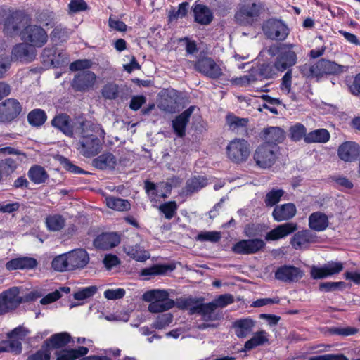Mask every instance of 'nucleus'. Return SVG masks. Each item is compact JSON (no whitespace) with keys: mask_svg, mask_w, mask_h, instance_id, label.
I'll use <instances>...</instances> for the list:
<instances>
[{"mask_svg":"<svg viewBox=\"0 0 360 360\" xmlns=\"http://www.w3.org/2000/svg\"><path fill=\"white\" fill-rule=\"evenodd\" d=\"M77 149L79 153L86 157L92 158L98 155L102 150L105 131L100 124H93L89 121L77 124Z\"/></svg>","mask_w":360,"mask_h":360,"instance_id":"nucleus-1","label":"nucleus"},{"mask_svg":"<svg viewBox=\"0 0 360 360\" xmlns=\"http://www.w3.org/2000/svg\"><path fill=\"white\" fill-rule=\"evenodd\" d=\"M299 47L292 44H283L276 47H271L269 53L271 56L277 54L274 66L277 71L284 72L294 66L297 61Z\"/></svg>","mask_w":360,"mask_h":360,"instance_id":"nucleus-2","label":"nucleus"},{"mask_svg":"<svg viewBox=\"0 0 360 360\" xmlns=\"http://www.w3.org/2000/svg\"><path fill=\"white\" fill-rule=\"evenodd\" d=\"M191 314H197L200 316L196 323L199 330L216 328L219 326L218 321L223 319V313L210 302L195 306L191 309Z\"/></svg>","mask_w":360,"mask_h":360,"instance_id":"nucleus-3","label":"nucleus"},{"mask_svg":"<svg viewBox=\"0 0 360 360\" xmlns=\"http://www.w3.org/2000/svg\"><path fill=\"white\" fill-rule=\"evenodd\" d=\"M262 9L259 0H240L235 19L241 25L252 24L260 15Z\"/></svg>","mask_w":360,"mask_h":360,"instance_id":"nucleus-4","label":"nucleus"},{"mask_svg":"<svg viewBox=\"0 0 360 360\" xmlns=\"http://www.w3.org/2000/svg\"><path fill=\"white\" fill-rule=\"evenodd\" d=\"M143 300L150 302L148 310L151 313H160L172 309L174 300L169 298V294L163 290H151L143 295Z\"/></svg>","mask_w":360,"mask_h":360,"instance_id":"nucleus-5","label":"nucleus"},{"mask_svg":"<svg viewBox=\"0 0 360 360\" xmlns=\"http://www.w3.org/2000/svg\"><path fill=\"white\" fill-rule=\"evenodd\" d=\"M279 156V147L276 145L262 143L255 150L253 158L256 165L263 169L271 167Z\"/></svg>","mask_w":360,"mask_h":360,"instance_id":"nucleus-6","label":"nucleus"},{"mask_svg":"<svg viewBox=\"0 0 360 360\" xmlns=\"http://www.w3.org/2000/svg\"><path fill=\"white\" fill-rule=\"evenodd\" d=\"M226 150L228 158L235 163L246 162L251 152L250 145L248 141L239 138L231 141Z\"/></svg>","mask_w":360,"mask_h":360,"instance_id":"nucleus-7","label":"nucleus"},{"mask_svg":"<svg viewBox=\"0 0 360 360\" xmlns=\"http://www.w3.org/2000/svg\"><path fill=\"white\" fill-rule=\"evenodd\" d=\"M303 68L309 70L310 75L317 79L328 75H339L347 70L345 66L326 59L319 60L309 67L305 65Z\"/></svg>","mask_w":360,"mask_h":360,"instance_id":"nucleus-8","label":"nucleus"},{"mask_svg":"<svg viewBox=\"0 0 360 360\" xmlns=\"http://www.w3.org/2000/svg\"><path fill=\"white\" fill-rule=\"evenodd\" d=\"M262 30L267 38L284 40L288 35L287 26L281 20L269 19L264 22Z\"/></svg>","mask_w":360,"mask_h":360,"instance_id":"nucleus-9","label":"nucleus"},{"mask_svg":"<svg viewBox=\"0 0 360 360\" xmlns=\"http://www.w3.org/2000/svg\"><path fill=\"white\" fill-rule=\"evenodd\" d=\"M22 38L32 46L41 47L47 40L48 35L45 30L37 25H30L25 27L22 33Z\"/></svg>","mask_w":360,"mask_h":360,"instance_id":"nucleus-10","label":"nucleus"},{"mask_svg":"<svg viewBox=\"0 0 360 360\" xmlns=\"http://www.w3.org/2000/svg\"><path fill=\"white\" fill-rule=\"evenodd\" d=\"M86 120L77 119L71 122L70 117L65 114H61L56 116L52 120V124L56 128L60 130L65 135L72 136L77 135V124L86 122Z\"/></svg>","mask_w":360,"mask_h":360,"instance_id":"nucleus-11","label":"nucleus"},{"mask_svg":"<svg viewBox=\"0 0 360 360\" xmlns=\"http://www.w3.org/2000/svg\"><path fill=\"white\" fill-rule=\"evenodd\" d=\"M264 246L265 243L262 239L241 240L233 246L232 250L237 254L251 255L259 252Z\"/></svg>","mask_w":360,"mask_h":360,"instance_id":"nucleus-12","label":"nucleus"},{"mask_svg":"<svg viewBox=\"0 0 360 360\" xmlns=\"http://www.w3.org/2000/svg\"><path fill=\"white\" fill-rule=\"evenodd\" d=\"M96 81V75L89 70L82 71L75 75L72 86L76 91H86L93 88Z\"/></svg>","mask_w":360,"mask_h":360,"instance_id":"nucleus-13","label":"nucleus"},{"mask_svg":"<svg viewBox=\"0 0 360 360\" xmlns=\"http://www.w3.org/2000/svg\"><path fill=\"white\" fill-rule=\"evenodd\" d=\"M342 269L343 264L341 262H330L321 267L311 266L310 275L314 279H322L337 274Z\"/></svg>","mask_w":360,"mask_h":360,"instance_id":"nucleus-14","label":"nucleus"},{"mask_svg":"<svg viewBox=\"0 0 360 360\" xmlns=\"http://www.w3.org/2000/svg\"><path fill=\"white\" fill-rule=\"evenodd\" d=\"M20 103L14 98H8L0 103V121L8 122L15 118L21 111Z\"/></svg>","mask_w":360,"mask_h":360,"instance_id":"nucleus-15","label":"nucleus"},{"mask_svg":"<svg viewBox=\"0 0 360 360\" xmlns=\"http://www.w3.org/2000/svg\"><path fill=\"white\" fill-rule=\"evenodd\" d=\"M317 236L310 230L297 231L290 239V244L296 250L307 248L311 243L317 242Z\"/></svg>","mask_w":360,"mask_h":360,"instance_id":"nucleus-16","label":"nucleus"},{"mask_svg":"<svg viewBox=\"0 0 360 360\" xmlns=\"http://www.w3.org/2000/svg\"><path fill=\"white\" fill-rule=\"evenodd\" d=\"M304 271L300 268L291 265L279 267L275 272V278L285 283L297 282L304 276Z\"/></svg>","mask_w":360,"mask_h":360,"instance_id":"nucleus-17","label":"nucleus"},{"mask_svg":"<svg viewBox=\"0 0 360 360\" xmlns=\"http://www.w3.org/2000/svg\"><path fill=\"white\" fill-rule=\"evenodd\" d=\"M195 68L198 72L212 79L218 78L222 75V70L211 58L199 60Z\"/></svg>","mask_w":360,"mask_h":360,"instance_id":"nucleus-18","label":"nucleus"},{"mask_svg":"<svg viewBox=\"0 0 360 360\" xmlns=\"http://www.w3.org/2000/svg\"><path fill=\"white\" fill-rule=\"evenodd\" d=\"M297 224L294 222H288L280 224L268 232L265 236V239L268 241H271L284 238L297 231Z\"/></svg>","mask_w":360,"mask_h":360,"instance_id":"nucleus-19","label":"nucleus"},{"mask_svg":"<svg viewBox=\"0 0 360 360\" xmlns=\"http://www.w3.org/2000/svg\"><path fill=\"white\" fill-rule=\"evenodd\" d=\"M19 293L20 288L18 287L4 291L0 294V304H3L7 311L17 307L22 302Z\"/></svg>","mask_w":360,"mask_h":360,"instance_id":"nucleus-20","label":"nucleus"},{"mask_svg":"<svg viewBox=\"0 0 360 360\" xmlns=\"http://www.w3.org/2000/svg\"><path fill=\"white\" fill-rule=\"evenodd\" d=\"M338 155L345 162H352L360 156V146L355 142L346 141L339 146Z\"/></svg>","mask_w":360,"mask_h":360,"instance_id":"nucleus-21","label":"nucleus"},{"mask_svg":"<svg viewBox=\"0 0 360 360\" xmlns=\"http://www.w3.org/2000/svg\"><path fill=\"white\" fill-rule=\"evenodd\" d=\"M69 259V268L71 270L83 269L89 262L87 252L84 249H77L67 253Z\"/></svg>","mask_w":360,"mask_h":360,"instance_id":"nucleus-22","label":"nucleus"},{"mask_svg":"<svg viewBox=\"0 0 360 360\" xmlns=\"http://www.w3.org/2000/svg\"><path fill=\"white\" fill-rule=\"evenodd\" d=\"M297 213V208L293 203L288 202L276 205L272 212L274 219L278 222L288 221L293 218Z\"/></svg>","mask_w":360,"mask_h":360,"instance_id":"nucleus-23","label":"nucleus"},{"mask_svg":"<svg viewBox=\"0 0 360 360\" xmlns=\"http://www.w3.org/2000/svg\"><path fill=\"white\" fill-rule=\"evenodd\" d=\"M262 136L264 141V143L278 146L284 141L285 133L278 127H270L262 130Z\"/></svg>","mask_w":360,"mask_h":360,"instance_id":"nucleus-24","label":"nucleus"},{"mask_svg":"<svg viewBox=\"0 0 360 360\" xmlns=\"http://www.w3.org/2000/svg\"><path fill=\"white\" fill-rule=\"evenodd\" d=\"M35 56L34 49L27 44H19L12 51L13 58L21 62H30L34 60Z\"/></svg>","mask_w":360,"mask_h":360,"instance_id":"nucleus-25","label":"nucleus"},{"mask_svg":"<svg viewBox=\"0 0 360 360\" xmlns=\"http://www.w3.org/2000/svg\"><path fill=\"white\" fill-rule=\"evenodd\" d=\"M25 18V15L20 11L13 13L4 22V32L11 35L17 34Z\"/></svg>","mask_w":360,"mask_h":360,"instance_id":"nucleus-26","label":"nucleus"},{"mask_svg":"<svg viewBox=\"0 0 360 360\" xmlns=\"http://www.w3.org/2000/svg\"><path fill=\"white\" fill-rule=\"evenodd\" d=\"M120 242L119 235L115 233H105L98 236L94 242L96 248L108 250L117 246Z\"/></svg>","mask_w":360,"mask_h":360,"instance_id":"nucleus-27","label":"nucleus"},{"mask_svg":"<svg viewBox=\"0 0 360 360\" xmlns=\"http://www.w3.org/2000/svg\"><path fill=\"white\" fill-rule=\"evenodd\" d=\"M255 326V321L250 318L238 319L233 323L235 334L239 338H246L252 333Z\"/></svg>","mask_w":360,"mask_h":360,"instance_id":"nucleus-28","label":"nucleus"},{"mask_svg":"<svg viewBox=\"0 0 360 360\" xmlns=\"http://www.w3.org/2000/svg\"><path fill=\"white\" fill-rule=\"evenodd\" d=\"M37 261L32 257H21L13 259L6 264V268L9 270L32 269L36 267Z\"/></svg>","mask_w":360,"mask_h":360,"instance_id":"nucleus-29","label":"nucleus"},{"mask_svg":"<svg viewBox=\"0 0 360 360\" xmlns=\"http://www.w3.org/2000/svg\"><path fill=\"white\" fill-rule=\"evenodd\" d=\"M329 221L327 215L321 212H315L309 217V227L315 231H323L328 226Z\"/></svg>","mask_w":360,"mask_h":360,"instance_id":"nucleus-30","label":"nucleus"},{"mask_svg":"<svg viewBox=\"0 0 360 360\" xmlns=\"http://www.w3.org/2000/svg\"><path fill=\"white\" fill-rule=\"evenodd\" d=\"M194 110L193 106H191L181 114L177 116L172 122V127L176 134L182 137L185 134L186 127L189 121V118Z\"/></svg>","mask_w":360,"mask_h":360,"instance_id":"nucleus-31","label":"nucleus"},{"mask_svg":"<svg viewBox=\"0 0 360 360\" xmlns=\"http://www.w3.org/2000/svg\"><path fill=\"white\" fill-rule=\"evenodd\" d=\"M123 250L130 258L137 262H145L150 257V253L138 244H125Z\"/></svg>","mask_w":360,"mask_h":360,"instance_id":"nucleus-32","label":"nucleus"},{"mask_svg":"<svg viewBox=\"0 0 360 360\" xmlns=\"http://www.w3.org/2000/svg\"><path fill=\"white\" fill-rule=\"evenodd\" d=\"M193 11L195 21L200 25H209L213 20L212 11L205 5L195 4Z\"/></svg>","mask_w":360,"mask_h":360,"instance_id":"nucleus-33","label":"nucleus"},{"mask_svg":"<svg viewBox=\"0 0 360 360\" xmlns=\"http://www.w3.org/2000/svg\"><path fill=\"white\" fill-rule=\"evenodd\" d=\"M269 334L265 330H259L253 333L252 338L245 342L244 349L251 350L257 347L264 345L269 342Z\"/></svg>","mask_w":360,"mask_h":360,"instance_id":"nucleus-34","label":"nucleus"},{"mask_svg":"<svg viewBox=\"0 0 360 360\" xmlns=\"http://www.w3.org/2000/svg\"><path fill=\"white\" fill-rule=\"evenodd\" d=\"M88 352L89 349L83 346L77 349H63L56 352V360H75L86 355Z\"/></svg>","mask_w":360,"mask_h":360,"instance_id":"nucleus-35","label":"nucleus"},{"mask_svg":"<svg viewBox=\"0 0 360 360\" xmlns=\"http://www.w3.org/2000/svg\"><path fill=\"white\" fill-rule=\"evenodd\" d=\"M116 162V158L112 153H106L95 158L93 165L101 169H112L115 167Z\"/></svg>","mask_w":360,"mask_h":360,"instance_id":"nucleus-36","label":"nucleus"},{"mask_svg":"<svg viewBox=\"0 0 360 360\" xmlns=\"http://www.w3.org/2000/svg\"><path fill=\"white\" fill-rule=\"evenodd\" d=\"M330 134L325 129H319L308 133L304 136V141L311 143H326L330 139Z\"/></svg>","mask_w":360,"mask_h":360,"instance_id":"nucleus-37","label":"nucleus"},{"mask_svg":"<svg viewBox=\"0 0 360 360\" xmlns=\"http://www.w3.org/2000/svg\"><path fill=\"white\" fill-rule=\"evenodd\" d=\"M71 341V337L66 332L60 333L52 335L49 340H46L45 345L49 347L51 345L54 348H60L65 346Z\"/></svg>","mask_w":360,"mask_h":360,"instance_id":"nucleus-38","label":"nucleus"},{"mask_svg":"<svg viewBox=\"0 0 360 360\" xmlns=\"http://www.w3.org/2000/svg\"><path fill=\"white\" fill-rule=\"evenodd\" d=\"M207 184V179L202 176H198L189 179L184 188L186 195H191L197 192L206 186Z\"/></svg>","mask_w":360,"mask_h":360,"instance_id":"nucleus-39","label":"nucleus"},{"mask_svg":"<svg viewBox=\"0 0 360 360\" xmlns=\"http://www.w3.org/2000/svg\"><path fill=\"white\" fill-rule=\"evenodd\" d=\"M105 202L109 208L119 212L127 211L131 207V205L127 200L120 198L106 197Z\"/></svg>","mask_w":360,"mask_h":360,"instance_id":"nucleus-40","label":"nucleus"},{"mask_svg":"<svg viewBox=\"0 0 360 360\" xmlns=\"http://www.w3.org/2000/svg\"><path fill=\"white\" fill-rule=\"evenodd\" d=\"M28 176L32 182L39 184L45 182L49 176L44 167L34 165L30 169Z\"/></svg>","mask_w":360,"mask_h":360,"instance_id":"nucleus-41","label":"nucleus"},{"mask_svg":"<svg viewBox=\"0 0 360 360\" xmlns=\"http://www.w3.org/2000/svg\"><path fill=\"white\" fill-rule=\"evenodd\" d=\"M65 220L63 216L54 214L46 217V225L47 229L51 231L61 230L65 226Z\"/></svg>","mask_w":360,"mask_h":360,"instance_id":"nucleus-42","label":"nucleus"},{"mask_svg":"<svg viewBox=\"0 0 360 360\" xmlns=\"http://www.w3.org/2000/svg\"><path fill=\"white\" fill-rule=\"evenodd\" d=\"M173 269L169 265H153L149 268H146L141 270V275L144 277L162 275L166 274L168 271H172Z\"/></svg>","mask_w":360,"mask_h":360,"instance_id":"nucleus-43","label":"nucleus"},{"mask_svg":"<svg viewBox=\"0 0 360 360\" xmlns=\"http://www.w3.org/2000/svg\"><path fill=\"white\" fill-rule=\"evenodd\" d=\"M52 267L57 271H70L68 254H62L56 257L51 263Z\"/></svg>","mask_w":360,"mask_h":360,"instance_id":"nucleus-44","label":"nucleus"},{"mask_svg":"<svg viewBox=\"0 0 360 360\" xmlns=\"http://www.w3.org/2000/svg\"><path fill=\"white\" fill-rule=\"evenodd\" d=\"M119 92V86L114 82L105 84L101 89L102 96L108 100L116 99L118 97Z\"/></svg>","mask_w":360,"mask_h":360,"instance_id":"nucleus-45","label":"nucleus"},{"mask_svg":"<svg viewBox=\"0 0 360 360\" xmlns=\"http://www.w3.org/2000/svg\"><path fill=\"white\" fill-rule=\"evenodd\" d=\"M27 119L30 124L40 126L46 121V115L44 110L35 109L28 114Z\"/></svg>","mask_w":360,"mask_h":360,"instance_id":"nucleus-46","label":"nucleus"},{"mask_svg":"<svg viewBox=\"0 0 360 360\" xmlns=\"http://www.w3.org/2000/svg\"><path fill=\"white\" fill-rule=\"evenodd\" d=\"M18 167L16 160L13 158H6L0 161V175L1 179L3 174H11L15 171Z\"/></svg>","mask_w":360,"mask_h":360,"instance_id":"nucleus-47","label":"nucleus"},{"mask_svg":"<svg viewBox=\"0 0 360 360\" xmlns=\"http://www.w3.org/2000/svg\"><path fill=\"white\" fill-rule=\"evenodd\" d=\"M289 132L290 139L294 141L304 139V136L307 134L306 127L301 123H296L291 126Z\"/></svg>","mask_w":360,"mask_h":360,"instance_id":"nucleus-48","label":"nucleus"},{"mask_svg":"<svg viewBox=\"0 0 360 360\" xmlns=\"http://www.w3.org/2000/svg\"><path fill=\"white\" fill-rule=\"evenodd\" d=\"M233 296L231 294L220 295L210 303L217 309H222L233 302Z\"/></svg>","mask_w":360,"mask_h":360,"instance_id":"nucleus-49","label":"nucleus"},{"mask_svg":"<svg viewBox=\"0 0 360 360\" xmlns=\"http://www.w3.org/2000/svg\"><path fill=\"white\" fill-rule=\"evenodd\" d=\"M189 4L188 2H183L179 5L177 10L172 8L169 12V20L173 21L179 18L185 17L188 13Z\"/></svg>","mask_w":360,"mask_h":360,"instance_id":"nucleus-50","label":"nucleus"},{"mask_svg":"<svg viewBox=\"0 0 360 360\" xmlns=\"http://www.w3.org/2000/svg\"><path fill=\"white\" fill-rule=\"evenodd\" d=\"M284 191L282 189H273L269 191L265 198V204L268 207H272L279 202L283 195Z\"/></svg>","mask_w":360,"mask_h":360,"instance_id":"nucleus-51","label":"nucleus"},{"mask_svg":"<svg viewBox=\"0 0 360 360\" xmlns=\"http://www.w3.org/2000/svg\"><path fill=\"white\" fill-rule=\"evenodd\" d=\"M173 320V316L170 313L161 314L158 315L153 323V327L156 329H163L168 326Z\"/></svg>","mask_w":360,"mask_h":360,"instance_id":"nucleus-52","label":"nucleus"},{"mask_svg":"<svg viewBox=\"0 0 360 360\" xmlns=\"http://www.w3.org/2000/svg\"><path fill=\"white\" fill-rule=\"evenodd\" d=\"M159 210L165 214L167 219H171L177 210V205L175 201H169L162 204Z\"/></svg>","mask_w":360,"mask_h":360,"instance_id":"nucleus-53","label":"nucleus"},{"mask_svg":"<svg viewBox=\"0 0 360 360\" xmlns=\"http://www.w3.org/2000/svg\"><path fill=\"white\" fill-rule=\"evenodd\" d=\"M97 291V287L91 285L83 288L74 293V298L77 300H83L92 297Z\"/></svg>","mask_w":360,"mask_h":360,"instance_id":"nucleus-54","label":"nucleus"},{"mask_svg":"<svg viewBox=\"0 0 360 360\" xmlns=\"http://www.w3.org/2000/svg\"><path fill=\"white\" fill-rule=\"evenodd\" d=\"M257 79L255 75L253 74V71L248 75L235 77L231 79V82L237 86H245L249 85Z\"/></svg>","mask_w":360,"mask_h":360,"instance_id":"nucleus-55","label":"nucleus"},{"mask_svg":"<svg viewBox=\"0 0 360 360\" xmlns=\"http://www.w3.org/2000/svg\"><path fill=\"white\" fill-rule=\"evenodd\" d=\"M51 352L46 345H44L42 348L36 353L28 356L27 360H50Z\"/></svg>","mask_w":360,"mask_h":360,"instance_id":"nucleus-56","label":"nucleus"},{"mask_svg":"<svg viewBox=\"0 0 360 360\" xmlns=\"http://www.w3.org/2000/svg\"><path fill=\"white\" fill-rule=\"evenodd\" d=\"M37 21L43 25H53L55 15L52 11H44L38 14Z\"/></svg>","mask_w":360,"mask_h":360,"instance_id":"nucleus-57","label":"nucleus"},{"mask_svg":"<svg viewBox=\"0 0 360 360\" xmlns=\"http://www.w3.org/2000/svg\"><path fill=\"white\" fill-rule=\"evenodd\" d=\"M68 8L70 13H76L86 11L88 6L84 0H71L68 4Z\"/></svg>","mask_w":360,"mask_h":360,"instance_id":"nucleus-58","label":"nucleus"},{"mask_svg":"<svg viewBox=\"0 0 360 360\" xmlns=\"http://www.w3.org/2000/svg\"><path fill=\"white\" fill-rule=\"evenodd\" d=\"M276 71L274 65L269 63L262 65L259 69V75L266 79L274 78L276 75Z\"/></svg>","mask_w":360,"mask_h":360,"instance_id":"nucleus-59","label":"nucleus"},{"mask_svg":"<svg viewBox=\"0 0 360 360\" xmlns=\"http://www.w3.org/2000/svg\"><path fill=\"white\" fill-rule=\"evenodd\" d=\"M198 240L202 241L217 242L221 238V233L218 231H205L198 235Z\"/></svg>","mask_w":360,"mask_h":360,"instance_id":"nucleus-60","label":"nucleus"},{"mask_svg":"<svg viewBox=\"0 0 360 360\" xmlns=\"http://www.w3.org/2000/svg\"><path fill=\"white\" fill-rule=\"evenodd\" d=\"M358 330L353 327H333L330 329V332L333 334L349 336L356 333Z\"/></svg>","mask_w":360,"mask_h":360,"instance_id":"nucleus-61","label":"nucleus"},{"mask_svg":"<svg viewBox=\"0 0 360 360\" xmlns=\"http://www.w3.org/2000/svg\"><path fill=\"white\" fill-rule=\"evenodd\" d=\"M91 65L92 62L90 60H77L70 63V69L72 71H79L89 69L91 67Z\"/></svg>","mask_w":360,"mask_h":360,"instance_id":"nucleus-62","label":"nucleus"},{"mask_svg":"<svg viewBox=\"0 0 360 360\" xmlns=\"http://www.w3.org/2000/svg\"><path fill=\"white\" fill-rule=\"evenodd\" d=\"M333 181L336 184V186L341 190L351 189L353 188L354 186L352 182L345 176H333Z\"/></svg>","mask_w":360,"mask_h":360,"instance_id":"nucleus-63","label":"nucleus"},{"mask_svg":"<svg viewBox=\"0 0 360 360\" xmlns=\"http://www.w3.org/2000/svg\"><path fill=\"white\" fill-rule=\"evenodd\" d=\"M309 360H348L347 358L341 354H328L319 356H311Z\"/></svg>","mask_w":360,"mask_h":360,"instance_id":"nucleus-64","label":"nucleus"}]
</instances>
